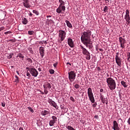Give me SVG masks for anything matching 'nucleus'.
Masks as SVG:
<instances>
[{"label": "nucleus", "mask_w": 130, "mask_h": 130, "mask_svg": "<svg viewBox=\"0 0 130 130\" xmlns=\"http://www.w3.org/2000/svg\"><path fill=\"white\" fill-rule=\"evenodd\" d=\"M27 49L29 51V52L31 53V54H33V53H34V51H33L32 48L28 47Z\"/></svg>", "instance_id": "nucleus-31"}, {"label": "nucleus", "mask_w": 130, "mask_h": 130, "mask_svg": "<svg viewBox=\"0 0 130 130\" xmlns=\"http://www.w3.org/2000/svg\"><path fill=\"white\" fill-rule=\"evenodd\" d=\"M106 4H109V3H111V0H104Z\"/></svg>", "instance_id": "nucleus-45"}, {"label": "nucleus", "mask_w": 130, "mask_h": 130, "mask_svg": "<svg viewBox=\"0 0 130 130\" xmlns=\"http://www.w3.org/2000/svg\"><path fill=\"white\" fill-rule=\"evenodd\" d=\"M49 72L50 74H51V75L54 74V70L53 69H50L49 70Z\"/></svg>", "instance_id": "nucleus-38"}, {"label": "nucleus", "mask_w": 130, "mask_h": 130, "mask_svg": "<svg viewBox=\"0 0 130 130\" xmlns=\"http://www.w3.org/2000/svg\"><path fill=\"white\" fill-rule=\"evenodd\" d=\"M15 80L14 82L15 83H19V82H20V81L19 80V77H18L17 75H15Z\"/></svg>", "instance_id": "nucleus-30"}, {"label": "nucleus", "mask_w": 130, "mask_h": 130, "mask_svg": "<svg viewBox=\"0 0 130 130\" xmlns=\"http://www.w3.org/2000/svg\"><path fill=\"white\" fill-rule=\"evenodd\" d=\"M34 33H35V32L33 30H28V35H34Z\"/></svg>", "instance_id": "nucleus-33"}, {"label": "nucleus", "mask_w": 130, "mask_h": 130, "mask_svg": "<svg viewBox=\"0 0 130 130\" xmlns=\"http://www.w3.org/2000/svg\"><path fill=\"white\" fill-rule=\"evenodd\" d=\"M58 2L60 3V4L59 5V6L66 7L64 6V5H66V2H64L63 1H62V0H59Z\"/></svg>", "instance_id": "nucleus-22"}, {"label": "nucleus", "mask_w": 130, "mask_h": 130, "mask_svg": "<svg viewBox=\"0 0 130 130\" xmlns=\"http://www.w3.org/2000/svg\"><path fill=\"white\" fill-rule=\"evenodd\" d=\"M67 64H69V66H72V64H71V63H70V62H68L67 63Z\"/></svg>", "instance_id": "nucleus-60"}, {"label": "nucleus", "mask_w": 130, "mask_h": 130, "mask_svg": "<svg viewBox=\"0 0 130 130\" xmlns=\"http://www.w3.org/2000/svg\"><path fill=\"white\" fill-rule=\"evenodd\" d=\"M87 94L88 96H92L94 94H93V91H92V88L91 87H89L87 89Z\"/></svg>", "instance_id": "nucleus-15"}, {"label": "nucleus", "mask_w": 130, "mask_h": 130, "mask_svg": "<svg viewBox=\"0 0 130 130\" xmlns=\"http://www.w3.org/2000/svg\"><path fill=\"white\" fill-rule=\"evenodd\" d=\"M118 59H120V58L118 56V55L115 56V60H117Z\"/></svg>", "instance_id": "nucleus-48"}, {"label": "nucleus", "mask_w": 130, "mask_h": 130, "mask_svg": "<svg viewBox=\"0 0 130 130\" xmlns=\"http://www.w3.org/2000/svg\"><path fill=\"white\" fill-rule=\"evenodd\" d=\"M69 79L70 82H74L76 80V73L74 71H71L68 73Z\"/></svg>", "instance_id": "nucleus-6"}, {"label": "nucleus", "mask_w": 130, "mask_h": 130, "mask_svg": "<svg viewBox=\"0 0 130 130\" xmlns=\"http://www.w3.org/2000/svg\"><path fill=\"white\" fill-rule=\"evenodd\" d=\"M67 41L68 45H69L71 48H74V47H75V44L74 43V41H73L72 39L68 38Z\"/></svg>", "instance_id": "nucleus-12"}, {"label": "nucleus", "mask_w": 130, "mask_h": 130, "mask_svg": "<svg viewBox=\"0 0 130 130\" xmlns=\"http://www.w3.org/2000/svg\"><path fill=\"white\" fill-rule=\"evenodd\" d=\"M104 13H106L107 12H108V6H105L104 8Z\"/></svg>", "instance_id": "nucleus-35"}, {"label": "nucleus", "mask_w": 130, "mask_h": 130, "mask_svg": "<svg viewBox=\"0 0 130 130\" xmlns=\"http://www.w3.org/2000/svg\"><path fill=\"white\" fill-rule=\"evenodd\" d=\"M70 100H71V101H72L73 102H75V99H74V98L73 96H70Z\"/></svg>", "instance_id": "nucleus-46"}, {"label": "nucleus", "mask_w": 130, "mask_h": 130, "mask_svg": "<svg viewBox=\"0 0 130 130\" xmlns=\"http://www.w3.org/2000/svg\"><path fill=\"white\" fill-rule=\"evenodd\" d=\"M74 87L75 88V89H79V88H80V85L78 84H76L74 85Z\"/></svg>", "instance_id": "nucleus-40"}, {"label": "nucleus", "mask_w": 130, "mask_h": 130, "mask_svg": "<svg viewBox=\"0 0 130 130\" xmlns=\"http://www.w3.org/2000/svg\"><path fill=\"white\" fill-rule=\"evenodd\" d=\"M65 22L66 23L67 27H68L69 28H70V29H72V28H73V25L72 24V23H71L70 21L66 20L65 21Z\"/></svg>", "instance_id": "nucleus-17"}, {"label": "nucleus", "mask_w": 130, "mask_h": 130, "mask_svg": "<svg viewBox=\"0 0 130 130\" xmlns=\"http://www.w3.org/2000/svg\"><path fill=\"white\" fill-rule=\"evenodd\" d=\"M100 51H103V49H99Z\"/></svg>", "instance_id": "nucleus-63"}, {"label": "nucleus", "mask_w": 130, "mask_h": 130, "mask_svg": "<svg viewBox=\"0 0 130 130\" xmlns=\"http://www.w3.org/2000/svg\"><path fill=\"white\" fill-rule=\"evenodd\" d=\"M94 118H95L96 119H98L99 118V116L95 115L94 116Z\"/></svg>", "instance_id": "nucleus-54"}, {"label": "nucleus", "mask_w": 130, "mask_h": 130, "mask_svg": "<svg viewBox=\"0 0 130 130\" xmlns=\"http://www.w3.org/2000/svg\"><path fill=\"white\" fill-rule=\"evenodd\" d=\"M60 107L61 109H63V108H64V107H63V106H62V105H61L60 106Z\"/></svg>", "instance_id": "nucleus-56"}, {"label": "nucleus", "mask_w": 130, "mask_h": 130, "mask_svg": "<svg viewBox=\"0 0 130 130\" xmlns=\"http://www.w3.org/2000/svg\"><path fill=\"white\" fill-rule=\"evenodd\" d=\"M124 44H120V47H121V48H124L125 47Z\"/></svg>", "instance_id": "nucleus-47"}, {"label": "nucleus", "mask_w": 130, "mask_h": 130, "mask_svg": "<svg viewBox=\"0 0 130 130\" xmlns=\"http://www.w3.org/2000/svg\"><path fill=\"white\" fill-rule=\"evenodd\" d=\"M103 91H104V90H103V88H101V89H100V91L101 93H102V92H103Z\"/></svg>", "instance_id": "nucleus-58"}, {"label": "nucleus", "mask_w": 130, "mask_h": 130, "mask_svg": "<svg viewBox=\"0 0 130 130\" xmlns=\"http://www.w3.org/2000/svg\"><path fill=\"white\" fill-rule=\"evenodd\" d=\"M113 123V125L112 127V129H114V130L120 129V128L118 126V123L117 122V121H116V120H114Z\"/></svg>", "instance_id": "nucleus-11"}, {"label": "nucleus", "mask_w": 130, "mask_h": 130, "mask_svg": "<svg viewBox=\"0 0 130 130\" xmlns=\"http://www.w3.org/2000/svg\"><path fill=\"white\" fill-rule=\"evenodd\" d=\"M126 54H127V60H128V59H130V52H127Z\"/></svg>", "instance_id": "nucleus-39"}, {"label": "nucleus", "mask_w": 130, "mask_h": 130, "mask_svg": "<svg viewBox=\"0 0 130 130\" xmlns=\"http://www.w3.org/2000/svg\"><path fill=\"white\" fill-rule=\"evenodd\" d=\"M40 43L42 44H47V42L46 41H40Z\"/></svg>", "instance_id": "nucleus-42"}, {"label": "nucleus", "mask_w": 130, "mask_h": 130, "mask_svg": "<svg viewBox=\"0 0 130 130\" xmlns=\"http://www.w3.org/2000/svg\"><path fill=\"white\" fill-rule=\"evenodd\" d=\"M92 31L90 29L85 28L84 31L81 34V41L86 47L89 49L93 48V44L91 40Z\"/></svg>", "instance_id": "nucleus-1"}, {"label": "nucleus", "mask_w": 130, "mask_h": 130, "mask_svg": "<svg viewBox=\"0 0 130 130\" xmlns=\"http://www.w3.org/2000/svg\"><path fill=\"white\" fill-rule=\"evenodd\" d=\"M41 115H42V116H45V117H48V116H50V111H49V110L48 111L44 110L41 112Z\"/></svg>", "instance_id": "nucleus-10"}, {"label": "nucleus", "mask_w": 130, "mask_h": 130, "mask_svg": "<svg viewBox=\"0 0 130 130\" xmlns=\"http://www.w3.org/2000/svg\"><path fill=\"white\" fill-rule=\"evenodd\" d=\"M47 18H51V15L47 16Z\"/></svg>", "instance_id": "nucleus-62"}, {"label": "nucleus", "mask_w": 130, "mask_h": 130, "mask_svg": "<svg viewBox=\"0 0 130 130\" xmlns=\"http://www.w3.org/2000/svg\"><path fill=\"white\" fill-rule=\"evenodd\" d=\"M29 16H30V17H32V16H33V14H32V13L30 12Z\"/></svg>", "instance_id": "nucleus-59"}, {"label": "nucleus", "mask_w": 130, "mask_h": 130, "mask_svg": "<svg viewBox=\"0 0 130 130\" xmlns=\"http://www.w3.org/2000/svg\"><path fill=\"white\" fill-rule=\"evenodd\" d=\"M51 118L53 120H54V121H55L56 122L57 121V118L55 116H52Z\"/></svg>", "instance_id": "nucleus-37"}, {"label": "nucleus", "mask_w": 130, "mask_h": 130, "mask_svg": "<svg viewBox=\"0 0 130 130\" xmlns=\"http://www.w3.org/2000/svg\"><path fill=\"white\" fill-rule=\"evenodd\" d=\"M55 122H55L53 119L50 120L49 121V125H50V126H53V125H54V123H55Z\"/></svg>", "instance_id": "nucleus-24"}, {"label": "nucleus", "mask_w": 130, "mask_h": 130, "mask_svg": "<svg viewBox=\"0 0 130 130\" xmlns=\"http://www.w3.org/2000/svg\"><path fill=\"white\" fill-rule=\"evenodd\" d=\"M100 98L101 101L105 99L104 96H103L101 93H100Z\"/></svg>", "instance_id": "nucleus-41"}, {"label": "nucleus", "mask_w": 130, "mask_h": 130, "mask_svg": "<svg viewBox=\"0 0 130 130\" xmlns=\"http://www.w3.org/2000/svg\"><path fill=\"white\" fill-rule=\"evenodd\" d=\"M67 128L68 130H76V129L74 128L72 126L68 125L67 126Z\"/></svg>", "instance_id": "nucleus-28"}, {"label": "nucleus", "mask_w": 130, "mask_h": 130, "mask_svg": "<svg viewBox=\"0 0 130 130\" xmlns=\"http://www.w3.org/2000/svg\"><path fill=\"white\" fill-rule=\"evenodd\" d=\"M19 130H23V128L22 127H20Z\"/></svg>", "instance_id": "nucleus-64"}, {"label": "nucleus", "mask_w": 130, "mask_h": 130, "mask_svg": "<svg viewBox=\"0 0 130 130\" xmlns=\"http://www.w3.org/2000/svg\"><path fill=\"white\" fill-rule=\"evenodd\" d=\"M22 23L23 24V25H27L29 21H28V20H27V18L25 17H22L21 19Z\"/></svg>", "instance_id": "nucleus-16"}, {"label": "nucleus", "mask_w": 130, "mask_h": 130, "mask_svg": "<svg viewBox=\"0 0 130 130\" xmlns=\"http://www.w3.org/2000/svg\"><path fill=\"white\" fill-rule=\"evenodd\" d=\"M27 109H28V110H29V111H30V112H31V113H34V110H33V109L31 107H28Z\"/></svg>", "instance_id": "nucleus-34"}, {"label": "nucleus", "mask_w": 130, "mask_h": 130, "mask_svg": "<svg viewBox=\"0 0 130 130\" xmlns=\"http://www.w3.org/2000/svg\"><path fill=\"white\" fill-rule=\"evenodd\" d=\"M88 98L90 102L92 103H95V98H94V95L88 96Z\"/></svg>", "instance_id": "nucleus-21"}, {"label": "nucleus", "mask_w": 130, "mask_h": 130, "mask_svg": "<svg viewBox=\"0 0 130 130\" xmlns=\"http://www.w3.org/2000/svg\"><path fill=\"white\" fill-rule=\"evenodd\" d=\"M11 33H12L11 31H8L5 32L4 34H5V35H8V34H11Z\"/></svg>", "instance_id": "nucleus-43"}, {"label": "nucleus", "mask_w": 130, "mask_h": 130, "mask_svg": "<svg viewBox=\"0 0 130 130\" xmlns=\"http://www.w3.org/2000/svg\"><path fill=\"white\" fill-rule=\"evenodd\" d=\"M32 13H34V14H35V15H36L37 16H39V12H38V11L37 10H33Z\"/></svg>", "instance_id": "nucleus-29"}, {"label": "nucleus", "mask_w": 130, "mask_h": 130, "mask_svg": "<svg viewBox=\"0 0 130 130\" xmlns=\"http://www.w3.org/2000/svg\"><path fill=\"white\" fill-rule=\"evenodd\" d=\"M66 11V6H59L57 8L56 12L58 14H63V12Z\"/></svg>", "instance_id": "nucleus-8"}, {"label": "nucleus", "mask_w": 130, "mask_h": 130, "mask_svg": "<svg viewBox=\"0 0 130 130\" xmlns=\"http://www.w3.org/2000/svg\"><path fill=\"white\" fill-rule=\"evenodd\" d=\"M121 84L122 85V86H124V88L127 87V85L126 84V82H125L123 80L121 81Z\"/></svg>", "instance_id": "nucleus-25"}, {"label": "nucleus", "mask_w": 130, "mask_h": 130, "mask_svg": "<svg viewBox=\"0 0 130 130\" xmlns=\"http://www.w3.org/2000/svg\"><path fill=\"white\" fill-rule=\"evenodd\" d=\"M53 101H52V99H49L48 101V103H49V104H51L52 103Z\"/></svg>", "instance_id": "nucleus-49"}, {"label": "nucleus", "mask_w": 130, "mask_h": 130, "mask_svg": "<svg viewBox=\"0 0 130 130\" xmlns=\"http://www.w3.org/2000/svg\"><path fill=\"white\" fill-rule=\"evenodd\" d=\"M38 70L39 72H41V68H38Z\"/></svg>", "instance_id": "nucleus-61"}, {"label": "nucleus", "mask_w": 130, "mask_h": 130, "mask_svg": "<svg viewBox=\"0 0 130 130\" xmlns=\"http://www.w3.org/2000/svg\"><path fill=\"white\" fill-rule=\"evenodd\" d=\"M80 49H81V51L82 52V54L83 55H86V59L87 60H90L91 59V55H90V52L88 51V50L86 49V48L84 47L82 45H80Z\"/></svg>", "instance_id": "nucleus-4"}, {"label": "nucleus", "mask_w": 130, "mask_h": 130, "mask_svg": "<svg viewBox=\"0 0 130 130\" xmlns=\"http://www.w3.org/2000/svg\"><path fill=\"white\" fill-rule=\"evenodd\" d=\"M44 94L45 95H47V94H48V90H47L46 89H44Z\"/></svg>", "instance_id": "nucleus-44"}, {"label": "nucleus", "mask_w": 130, "mask_h": 130, "mask_svg": "<svg viewBox=\"0 0 130 130\" xmlns=\"http://www.w3.org/2000/svg\"><path fill=\"white\" fill-rule=\"evenodd\" d=\"M28 72L29 71H28L27 70L26 72V76L27 77H28L27 79H29L30 78H31V74H30V72Z\"/></svg>", "instance_id": "nucleus-32"}, {"label": "nucleus", "mask_w": 130, "mask_h": 130, "mask_svg": "<svg viewBox=\"0 0 130 130\" xmlns=\"http://www.w3.org/2000/svg\"><path fill=\"white\" fill-rule=\"evenodd\" d=\"M3 30H5V27L4 26L0 27V32L1 31H3Z\"/></svg>", "instance_id": "nucleus-52"}, {"label": "nucleus", "mask_w": 130, "mask_h": 130, "mask_svg": "<svg viewBox=\"0 0 130 130\" xmlns=\"http://www.w3.org/2000/svg\"><path fill=\"white\" fill-rule=\"evenodd\" d=\"M26 70H28V72L32 77H37L38 76V71L34 67L29 66L26 68Z\"/></svg>", "instance_id": "nucleus-5"}, {"label": "nucleus", "mask_w": 130, "mask_h": 130, "mask_svg": "<svg viewBox=\"0 0 130 130\" xmlns=\"http://www.w3.org/2000/svg\"><path fill=\"white\" fill-rule=\"evenodd\" d=\"M92 107H93V108H95L96 107V106H95V104H93L92 105Z\"/></svg>", "instance_id": "nucleus-55"}, {"label": "nucleus", "mask_w": 130, "mask_h": 130, "mask_svg": "<svg viewBox=\"0 0 130 130\" xmlns=\"http://www.w3.org/2000/svg\"><path fill=\"white\" fill-rule=\"evenodd\" d=\"M26 60H27V61H28L29 64H31V63H32L33 62V60H32L30 58H26Z\"/></svg>", "instance_id": "nucleus-27"}, {"label": "nucleus", "mask_w": 130, "mask_h": 130, "mask_svg": "<svg viewBox=\"0 0 130 130\" xmlns=\"http://www.w3.org/2000/svg\"><path fill=\"white\" fill-rule=\"evenodd\" d=\"M43 87L44 89H51V84L49 82H45L43 85Z\"/></svg>", "instance_id": "nucleus-13"}, {"label": "nucleus", "mask_w": 130, "mask_h": 130, "mask_svg": "<svg viewBox=\"0 0 130 130\" xmlns=\"http://www.w3.org/2000/svg\"><path fill=\"white\" fill-rule=\"evenodd\" d=\"M107 83L110 90H111V91L115 90V88H116V82H115L114 79H112L111 77H109L107 78Z\"/></svg>", "instance_id": "nucleus-2"}, {"label": "nucleus", "mask_w": 130, "mask_h": 130, "mask_svg": "<svg viewBox=\"0 0 130 130\" xmlns=\"http://www.w3.org/2000/svg\"><path fill=\"white\" fill-rule=\"evenodd\" d=\"M1 104L3 107H5L6 106V103H2Z\"/></svg>", "instance_id": "nucleus-53"}, {"label": "nucleus", "mask_w": 130, "mask_h": 130, "mask_svg": "<svg viewBox=\"0 0 130 130\" xmlns=\"http://www.w3.org/2000/svg\"><path fill=\"white\" fill-rule=\"evenodd\" d=\"M57 62H55L54 64H53V67L54 68H56V66H57Z\"/></svg>", "instance_id": "nucleus-51"}, {"label": "nucleus", "mask_w": 130, "mask_h": 130, "mask_svg": "<svg viewBox=\"0 0 130 130\" xmlns=\"http://www.w3.org/2000/svg\"><path fill=\"white\" fill-rule=\"evenodd\" d=\"M16 57H19V58H21L22 60H24V55L22 54L21 53H18Z\"/></svg>", "instance_id": "nucleus-23"}, {"label": "nucleus", "mask_w": 130, "mask_h": 130, "mask_svg": "<svg viewBox=\"0 0 130 130\" xmlns=\"http://www.w3.org/2000/svg\"><path fill=\"white\" fill-rule=\"evenodd\" d=\"M119 41L120 44H123L126 43L125 39L122 38V37H121L119 38Z\"/></svg>", "instance_id": "nucleus-20"}, {"label": "nucleus", "mask_w": 130, "mask_h": 130, "mask_svg": "<svg viewBox=\"0 0 130 130\" xmlns=\"http://www.w3.org/2000/svg\"><path fill=\"white\" fill-rule=\"evenodd\" d=\"M105 103H106V104H108V100H107V99H106V102H105Z\"/></svg>", "instance_id": "nucleus-57"}, {"label": "nucleus", "mask_w": 130, "mask_h": 130, "mask_svg": "<svg viewBox=\"0 0 130 130\" xmlns=\"http://www.w3.org/2000/svg\"><path fill=\"white\" fill-rule=\"evenodd\" d=\"M50 105L53 106V107H54L55 109H57V110L58 109V106H57V104H56V103H55V102L53 101L51 104H50Z\"/></svg>", "instance_id": "nucleus-19"}, {"label": "nucleus", "mask_w": 130, "mask_h": 130, "mask_svg": "<svg viewBox=\"0 0 130 130\" xmlns=\"http://www.w3.org/2000/svg\"><path fill=\"white\" fill-rule=\"evenodd\" d=\"M117 122L118 123H120L121 124H122V122H123L122 119L120 118H118L117 120Z\"/></svg>", "instance_id": "nucleus-36"}, {"label": "nucleus", "mask_w": 130, "mask_h": 130, "mask_svg": "<svg viewBox=\"0 0 130 130\" xmlns=\"http://www.w3.org/2000/svg\"><path fill=\"white\" fill-rule=\"evenodd\" d=\"M5 55L6 56H7L8 59H11V58L13 57V56L14 55V53H6Z\"/></svg>", "instance_id": "nucleus-18"}, {"label": "nucleus", "mask_w": 130, "mask_h": 130, "mask_svg": "<svg viewBox=\"0 0 130 130\" xmlns=\"http://www.w3.org/2000/svg\"><path fill=\"white\" fill-rule=\"evenodd\" d=\"M58 42L59 43H61L62 41L66 39L67 32L66 31L62 30H58Z\"/></svg>", "instance_id": "nucleus-3"}, {"label": "nucleus", "mask_w": 130, "mask_h": 130, "mask_svg": "<svg viewBox=\"0 0 130 130\" xmlns=\"http://www.w3.org/2000/svg\"><path fill=\"white\" fill-rule=\"evenodd\" d=\"M102 103H103V104H104L106 101V99H104L103 100L101 101Z\"/></svg>", "instance_id": "nucleus-50"}, {"label": "nucleus", "mask_w": 130, "mask_h": 130, "mask_svg": "<svg viewBox=\"0 0 130 130\" xmlns=\"http://www.w3.org/2000/svg\"><path fill=\"white\" fill-rule=\"evenodd\" d=\"M39 52L42 58H43L44 56V48L43 47H40L39 48Z\"/></svg>", "instance_id": "nucleus-14"}, {"label": "nucleus", "mask_w": 130, "mask_h": 130, "mask_svg": "<svg viewBox=\"0 0 130 130\" xmlns=\"http://www.w3.org/2000/svg\"><path fill=\"white\" fill-rule=\"evenodd\" d=\"M116 62L118 66H119V67L121 66V60H120V59H119L118 60H116Z\"/></svg>", "instance_id": "nucleus-26"}, {"label": "nucleus", "mask_w": 130, "mask_h": 130, "mask_svg": "<svg viewBox=\"0 0 130 130\" xmlns=\"http://www.w3.org/2000/svg\"><path fill=\"white\" fill-rule=\"evenodd\" d=\"M124 19L126 22L127 25H128L130 23V16H129V10L126 9L125 11V15L124 16Z\"/></svg>", "instance_id": "nucleus-7"}, {"label": "nucleus", "mask_w": 130, "mask_h": 130, "mask_svg": "<svg viewBox=\"0 0 130 130\" xmlns=\"http://www.w3.org/2000/svg\"><path fill=\"white\" fill-rule=\"evenodd\" d=\"M22 5L26 9H30V8H31V5H30L29 0H22Z\"/></svg>", "instance_id": "nucleus-9"}]
</instances>
